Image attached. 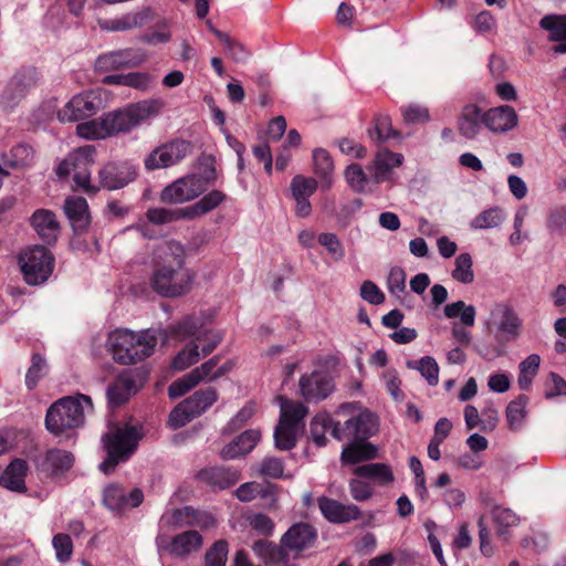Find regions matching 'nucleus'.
Instances as JSON below:
<instances>
[{
	"label": "nucleus",
	"instance_id": "obj_1",
	"mask_svg": "<svg viewBox=\"0 0 566 566\" xmlns=\"http://www.w3.org/2000/svg\"><path fill=\"white\" fill-rule=\"evenodd\" d=\"M150 276V286L164 297H178L191 290L195 272L185 266V249L177 241L166 242Z\"/></svg>",
	"mask_w": 566,
	"mask_h": 566
},
{
	"label": "nucleus",
	"instance_id": "obj_2",
	"mask_svg": "<svg viewBox=\"0 0 566 566\" xmlns=\"http://www.w3.org/2000/svg\"><path fill=\"white\" fill-rule=\"evenodd\" d=\"M317 530L306 522H297L289 527L282 535L280 544L264 539L253 544V551L262 557L265 563L287 566L291 559L297 558L301 554L315 545Z\"/></svg>",
	"mask_w": 566,
	"mask_h": 566
},
{
	"label": "nucleus",
	"instance_id": "obj_3",
	"mask_svg": "<svg viewBox=\"0 0 566 566\" xmlns=\"http://www.w3.org/2000/svg\"><path fill=\"white\" fill-rule=\"evenodd\" d=\"M157 343V333L153 329H145L140 333L116 329L109 334L107 339L113 359L120 365H134L150 357Z\"/></svg>",
	"mask_w": 566,
	"mask_h": 566
},
{
	"label": "nucleus",
	"instance_id": "obj_4",
	"mask_svg": "<svg viewBox=\"0 0 566 566\" xmlns=\"http://www.w3.org/2000/svg\"><path fill=\"white\" fill-rule=\"evenodd\" d=\"M84 405L88 410L93 409L91 397L84 394L63 397L52 403L45 415L46 430L56 437H70L75 429L84 424Z\"/></svg>",
	"mask_w": 566,
	"mask_h": 566
},
{
	"label": "nucleus",
	"instance_id": "obj_5",
	"mask_svg": "<svg viewBox=\"0 0 566 566\" xmlns=\"http://www.w3.org/2000/svg\"><path fill=\"white\" fill-rule=\"evenodd\" d=\"M143 433L132 424L114 426L103 436L106 458L99 464V470L109 474L119 463L126 462L135 453Z\"/></svg>",
	"mask_w": 566,
	"mask_h": 566
},
{
	"label": "nucleus",
	"instance_id": "obj_6",
	"mask_svg": "<svg viewBox=\"0 0 566 566\" xmlns=\"http://www.w3.org/2000/svg\"><path fill=\"white\" fill-rule=\"evenodd\" d=\"M202 174H190L178 178L166 186L160 193V201L164 203H184L203 195L209 186L218 179L216 160L212 156L207 157Z\"/></svg>",
	"mask_w": 566,
	"mask_h": 566
},
{
	"label": "nucleus",
	"instance_id": "obj_7",
	"mask_svg": "<svg viewBox=\"0 0 566 566\" xmlns=\"http://www.w3.org/2000/svg\"><path fill=\"white\" fill-rule=\"evenodd\" d=\"M163 107L160 99H145L104 114L109 136L130 132L140 123L157 116Z\"/></svg>",
	"mask_w": 566,
	"mask_h": 566
},
{
	"label": "nucleus",
	"instance_id": "obj_8",
	"mask_svg": "<svg viewBox=\"0 0 566 566\" xmlns=\"http://www.w3.org/2000/svg\"><path fill=\"white\" fill-rule=\"evenodd\" d=\"M21 271L29 285L44 283L53 272L54 256L43 245L30 248L20 258Z\"/></svg>",
	"mask_w": 566,
	"mask_h": 566
},
{
	"label": "nucleus",
	"instance_id": "obj_9",
	"mask_svg": "<svg viewBox=\"0 0 566 566\" xmlns=\"http://www.w3.org/2000/svg\"><path fill=\"white\" fill-rule=\"evenodd\" d=\"M192 151V144L185 139L176 138L156 147L144 160L148 171L168 168L179 164Z\"/></svg>",
	"mask_w": 566,
	"mask_h": 566
},
{
	"label": "nucleus",
	"instance_id": "obj_10",
	"mask_svg": "<svg viewBox=\"0 0 566 566\" xmlns=\"http://www.w3.org/2000/svg\"><path fill=\"white\" fill-rule=\"evenodd\" d=\"M378 431V417L365 409L349 418L344 426L337 423L333 427L332 437L337 440L352 439L366 441Z\"/></svg>",
	"mask_w": 566,
	"mask_h": 566
},
{
	"label": "nucleus",
	"instance_id": "obj_11",
	"mask_svg": "<svg viewBox=\"0 0 566 566\" xmlns=\"http://www.w3.org/2000/svg\"><path fill=\"white\" fill-rule=\"evenodd\" d=\"M146 59V53L140 49L117 50L99 55L95 60L94 67L98 73H107L139 66Z\"/></svg>",
	"mask_w": 566,
	"mask_h": 566
},
{
	"label": "nucleus",
	"instance_id": "obj_12",
	"mask_svg": "<svg viewBox=\"0 0 566 566\" xmlns=\"http://www.w3.org/2000/svg\"><path fill=\"white\" fill-rule=\"evenodd\" d=\"M137 168L128 161H109L98 171L99 185L107 190H118L133 182Z\"/></svg>",
	"mask_w": 566,
	"mask_h": 566
},
{
	"label": "nucleus",
	"instance_id": "obj_13",
	"mask_svg": "<svg viewBox=\"0 0 566 566\" xmlns=\"http://www.w3.org/2000/svg\"><path fill=\"white\" fill-rule=\"evenodd\" d=\"M300 391L308 402H317L326 399L334 390V379L325 370H314L300 378Z\"/></svg>",
	"mask_w": 566,
	"mask_h": 566
},
{
	"label": "nucleus",
	"instance_id": "obj_14",
	"mask_svg": "<svg viewBox=\"0 0 566 566\" xmlns=\"http://www.w3.org/2000/svg\"><path fill=\"white\" fill-rule=\"evenodd\" d=\"M101 103V98L93 93L76 95L59 111L57 118L62 123L82 120L94 115Z\"/></svg>",
	"mask_w": 566,
	"mask_h": 566
},
{
	"label": "nucleus",
	"instance_id": "obj_15",
	"mask_svg": "<svg viewBox=\"0 0 566 566\" xmlns=\"http://www.w3.org/2000/svg\"><path fill=\"white\" fill-rule=\"evenodd\" d=\"M36 83L38 73L34 67L20 70L11 77L2 93L3 104L8 107L17 105Z\"/></svg>",
	"mask_w": 566,
	"mask_h": 566
},
{
	"label": "nucleus",
	"instance_id": "obj_16",
	"mask_svg": "<svg viewBox=\"0 0 566 566\" xmlns=\"http://www.w3.org/2000/svg\"><path fill=\"white\" fill-rule=\"evenodd\" d=\"M318 509L323 516L331 523L343 524L356 521L360 517V509L355 504H343L336 500L321 496L317 500Z\"/></svg>",
	"mask_w": 566,
	"mask_h": 566
},
{
	"label": "nucleus",
	"instance_id": "obj_17",
	"mask_svg": "<svg viewBox=\"0 0 566 566\" xmlns=\"http://www.w3.org/2000/svg\"><path fill=\"white\" fill-rule=\"evenodd\" d=\"M29 221L32 229L45 244H55L60 233V222L52 210L36 209L31 214Z\"/></svg>",
	"mask_w": 566,
	"mask_h": 566
},
{
	"label": "nucleus",
	"instance_id": "obj_18",
	"mask_svg": "<svg viewBox=\"0 0 566 566\" xmlns=\"http://www.w3.org/2000/svg\"><path fill=\"white\" fill-rule=\"evenodd\" d=\"M485 112L476 104H467L462 107L458 119L457 128L465 139H474L485 127Z\"/></svg>",
	"mask_w": 566,
	"mask_h": 566
},
{
	"label": "nucleus",
	"instance_id": "obj_19",
	"mask_svg": "<svg viewBox=\"0 0 566 566\" xmlns=\"http://www.w3.org/2000/svg\"><path fill=\"white\" fill-rule=\"evenodd\" d=\"M137 390L138 388L135 379L127 374H120L108 385L106 389L108 407L115 409L123 406L137 392Z\"/></svg>",
	"mask_w": 566,
	"mask_h": 566
},
{
	"label": "nucleus",
	"instance_id": "obj_20",
	"mask_svg": "<svg viewBox=\"0 0 566 566\" xmlns=\"http://www.w3.org/2000/svg\"><path fill=\"white\" fill-rule=\"evenodd\" d=\"M485 127L493 133H506L517 126L518 116L510 105L492 107L485 112Z\"/></svg>",
	"mask_w": 566,
	"mask_h": 566
},
{
	"label": "nucleus",
	"instance_id": "obj_21",
	"mask_svg": "<svg viewBox=\"0 0 566 566\" xmlns=\"http://www.w3.org/2000/svg\"><path fill=\"white\" fill-rule=\"evenodd\" d=\"M163 520H165L168 526L174 528L193 525L208 526L212 522V517L209 514L195 510L191 506L175 509L170 513L165 514Z\"/></svg>",
	"mask_w": 566,
	"mask_h": 566
},
{
	"label": "nucleus",
	"instance_id": "obj_22",
	"mask_svg": "<svg viewBox=\"0 0 566 566\" xmlns=\"http://www.w3.org/2000/svg\"><path fill=\"white\" fill-rule=\"evenodd\" d=\"M227 193L219 189H212L205 193L198 201L186 208H180L179 213L186 219H196L208 214L227 200Z\"/></svg>",
	"mask_w": 566,
	"mask_h": 566
},
{
	"label": "nucleus",
	"instance_id": "obj_23",
	"mask_svg": "<svg viewBox=\"0 0 566 566\" xmlns=\"http://www.w3.org/2000/svg\"><path fill=\"white\" fill-rule=\"evenodd\" d=\"M198 479L213 489L226 490L240 480V471L226 467H210L200 470Z\"/></svg>",
	"mask_w": 566,
	"mask_h": 566
},
{
	"label": "nucleus",
	"instance_id": "obj_24",
	"mask_svg": "<svg viewBox=\"0 0 566 566\" xmlns=\"http://www.w3.org/2000/svg\"><path fill=\"white\" fill-rule=\"evenodd\" d=\"M64 211L75 234L86 231L90 223L87 201L82 197H70L65 200Z\"/></svg>",
	"mask_w": 566,
	"mask_h": 566
},
{
	"label": "nucleus",
	"instance_id": "obj_25",
	"mask_svg": "<svg viewBox=\"0 0 566 566\" xmlns=\"http://www.w3.org/2000/svg\"><path fill=\"white\" fill-rule=\"evenodd\" d=\"M202 536L198 531L190 530L177 534L170 541V543L166 546V549L169 554L176 557H187L192 552L198 551L202 545Z\"/></svg>",
	"mask_w": 566,
	"mask_h": 566
},
{
	"label": "nucleus",
	"instance_id": "obj_26",
	"mask_svg": "<svg viewBox=\"0 0 566 566\" xmlns=\"http://www.w3.org/2000/svg\"><path fill=\"white\" fill-rule=\"evenodd\" d=\"M260 438L261 432L259 430H245L232 442L223 447L221 450V457L226 460H229L245 455L254 449Z\"/></svg>",
	"mask_w": 566,
	"mask_h": 566
},
{
	"label": "nucleus",
	"instance_id": "obj_27",
	"mask_svg": "<svg viewBox=\"0 0 566 566\" xmlns=\"http://www.w3.org/2000/svg\"><path fill=\"white\" fill-rule=\"evenodd\" d=\"M27 472V462L22 459H14L1 474L0 485L10 491L23 493L27 490L24 481Z\"/></svg>",
	"mask_w": 566,
	"mask_h": 566
},
{
	"label": "nucleus",
	"instance_id": "obj_28",
	"mask_svg": "<svg viewBox=\"0 0 566 566\" xmlns=\"http://www.w3.org/2000/svg\"><path fill=\"white\" fill-rule=\"evenodd\" d=\"M95 149L92 146L81 147V159L83 163H78L73 170V180L77 187L82 188L86 193H96L98 187L91 185V171L90 165L94 163Z\"/></svg>",
	"mask_w": 566,
	"mask_h": 566
},
{
	"label": "nucleus",
	"instance_id": "obj_29",
	"mask_svg": "<svg viewBox=\"0 0 566 566\" xmlns=\"http://www.w3.org/2000/svg\"><path fill=\"white\" fill-rule=\"evenodd\" d=\"M74 460L70 451L53 448L46 451L43 467L52 476H60L73 467Z\"/></svg>",
	"mask_w": 566,
	"mask_h": 566
},
{
	"label": "nucleus",
	"instance_id": "obj_30",
	"mask_svg": "<svg viewBox=\"0 0 566 566\" xmlns=\"http://www.w3.org/2000/svg\"><path fill=\"white\" fill-rule=\"evenodd\" d=\"M377 457V448L370 442L353 440L342 451L344 464H356L363 461L373 460Z\"/></svg>",
	"mask_w": 566,
	"mask_h": 566
},
{
	"label": "nucleus",
	"instance_id": "obj_31",
	"mask_svg": "<svg viewBox=\"0 0 566 566\" xmlns=\"http://www.w3.org/2000/svg\"><path fill=\"white\" fill-rule=\"evenodd\" d=\"M403 156L390 150L379 151L374 160V180L380 184L388 179L394 168L402 165Z\"/></svg>",
	"mask_w": 566,
	"mask_h": 566
},
{
	"label": "nucleus",
	"instance_id": "obj_32",
	"mask_svg": "<svg viewBox=\"0 0 566 566\" xmlns=\"http://www.w3.org/2000/svg\"><path fill=\"white\" fill-rule=\"evenodd\" d=\"M218 399V392L213 387H207L195 391L182 403L190 411V416L199 417L206 412Z\"/></svg>",
	"mask_w": 566,
	"mask_h": 566
},
{
	"label": "nucleus",
	"instance_id": "obj_33",
	"mask_svg": "<svg viewBox=\"0 0 566 566\" xmlns=\"http://www.w3.org/2000/svg\"><path fill=\"white\" fill-rule=\"evenodd\" d=\"M491 516L496 535L504 541H507L510 536V528L516 526L520 522L518 516L511 509L497 505L491 510Z\"/></svg>",
	"mask_w": 566,
	"mask_h": 566
},
{
	"label": "nucleus",
	"instance_id": "obj_34",
	"mask_svg": "<svg viewBox=\"0 0 566 566\" xmlns=\"http://www.w3.org/2000/svg\"><path fill=\"white\" fill-rule=\"evenodd\" d=\"M354 473L360 478H369L381 485H388L394 481L391 468L386 463H369L357 467Z\"/></svg>",
	"mask_w": 566,
	"mask_h": 566
},
{
	"label": "nucleus",
	"instance_id": "obj_35",
	"mask_svg": "<svg viewBox=\"0 0 566 566\" xmlns=\"http://www.w3.org/2000/svg\"><path fill=\"white\" fill-rule=\"evenodd\" d=\"M368 134L373 140L379 143L400 137V132L392 128L391 119L386 114H378L374 118V128L369 129Z\"/></svg>",
	"mask_w": 566,
	"mask_h": 566
},
{
	"label": "nucleus",
	"instance_id": "obj_36",
	"mask_svg": "<svg viewBox=\"0 0 566 566\" xmlns=\"http://www.w3.org/2000/svg\"><path fill=\"white\" fill-rule=\"evenodd\" d=\"M338 422H334L333 418L326 413H317L310 424V431L313 441L317 447H324L327 442L325 437L327 430H333V427Z\"/></svg>",
	"mask_w": 566,
	"mask_h": 566
},
{
	"label": "nucleus",
	"instance_id": "obj_37",
	"mask_svg": "<svg viewBox=\"0 0 566 566\" xmlns=\"http://www.w3.org/2000/svg\"><path fill=\"white\" fill-rule=\"evenodd\" d=\"M539 27L549 32V41H566V15H545L541 19Z\"/></svg>",
	"mask_w": 566,
	"mask_h": 566
},
{
	"label": "nucleus",
	"instance_id": "obj_38",
	"mask_svg": "<svg viewBox=\"0 0 566 566\" xmlns=\"http://www.w3.org/2000/svg\"><path fill=\"white\" fill-rule=\"evenodd\" d=\"M407 367L417 369L426 378L428 385L437 386L439 382V365L431 356H424L419 360H409Z\"/></svg>",
	"mask_w": 566,
	"mask_h": 566
},
{
	"label": "nucleus",
	"instance_id": "obj_39",
	"mask_svg": "<svg viewBox=\"0 0 566 566\" xmlns=\"http://www.w3.org/2000/svg\"><path fill=\"white\" fill-rule=\"evenodd\" d=\"M539 364L541 357L536 354L530 355L520 364L517 382L522 390H530L533 378L539 369Z\"/></svg>",
	"mask_w": 566,
	"mask_h": 566
},
{
	"label": "nucleus",
	"instance_id": "obj_40",
	"mask_svg": "<svg viewBox=\"0 0 566 566\" xmlns=\"http://www.w3.org/2000/svg\"><path fill=\"white\" fill-rule=\"evenodd\" d=\"M505 219L502 209L495 207L483 210L470 222V227L475 230L491 229L500 226Z\"/></svg>",
	"mask_w": 566,
	"mask_h": 566
},
{
	"label": "nucleus",
	"instance_id": "obj_41",
	"mask_svg": "<svg viewBox=\"0 0 566 566\" xmlns=\"http://www.w3.org/2000/svg\"><path fill=\"white\" fill-rule=\"evenodd\" d=\"M78 136L85 139H102L109 137L104 115L99 118L80 123L76 127Z\"/></svg>",
	"mask_w": 566,
	"mask_h": 566
},
{
	"label": "nucleus",
	"instance_id": "obj_42",
	"mask_svg": "<svg viewBox=\"0 0 566 566\" xmlns=\"http://www.w3.org/2000/svg\"><path fill=\"white\" fill-rule=\"evenodd\" d=\"M32 148L24 144L13 146L8 154L2 155V167L17 168L25 166L32 159Z\"/></svg>",
	"mask_w": 566,
	"mask_h": 566
},
{
	"label": "nucleus",
	"instance_id": "obj_43",
	"mask_svg": "<svg viewBox=\"0 0 566 566\" xmlns=\"http://www.w3.org/2000/svg\"><path fill=\"white\" fill-rule=\"evenodd\" d=\"M475 308L473 305H467L463 301H457L447 304L444 307V315L448 318H455L460 316V321L464 326H473L475 322Z\"/></svg>",
	"mask_w": 566,
	"mask_h": 566
},
{
	"label": "nucleus",
	"instance_id": "obj_44",
	"mask_svg": "<svg viewBox=\"0 0 566 566\" xmlns=\"http://www.w3.org/2000/svg\"><path fill=\"white\" fill-rule=\"evenodd\" d=\"M202 323L200 318L189 315L179 321L176 325L170 327V333L177 338H187L197 335L202 331Z\"/></svg>",
	"mask_w": 566,
	"mask_h": 566
},
{
	"label": "nucleus",
	"instance_id": "obj_45",
	"mask_svg": "<svg viewBox=\"0 0 566 566\" xmlns=\"http://www.w3.org/2000/svg\"><path fill=\"white\" fill-rule=\"evenodd\" d=\"M199 346L191 342L174 357L171 368L177 371H182L196 364L199 360Z\"/></svg>",
	"mask_w": 566,
	"mask_h": 566
},
{
	"label": "nucleus",
	"instance_id": "obj_46",
	"mask_svg": "<svg viewBox=\"0 0 566 566\" xmlns=\"http://www.w3.org/2000/svg\"><path fill=\"white\" fill-rule=\"evenodd\" d=\"M213 34L223 43L227 53L233 61L245 62L248 60L250 52L241 42L235 41L220 30H213Z\"/></svg>",
	"mask_w": 566,
	"mask_h": 566
},
{
	"label": "nucleus",
	"instance_id": "obj_47",
	"mask_svg": "<svg viewBox=\"0 0 566 566\" xmlns=\"http://www.w3.org/2000/svg\"><path fill=\"white\" fill-rule=\"evenodd\" d=\"M454 269L451 273L452 277L463 284H470L474 281V273L472 270V258L469 253H461L457 256Z\"/></svg>",
	"mask_w": 566,
	"mask_h": 566
},
{
	"label": "nucleus",
	"instance_id": "obj_48",
	"mask_svg": "<svg viewBox=\"0 0 566 566\" xmlns=\"http://www.w3.org/2000/svg\"><path fill=\"white\" fill-rule=\"evenodd\" d=\"M314 171L315 174L331 184V176L334 170V163L327 150L316 148L313 151Z\"/></svg>",
	"mask_w": 566,
	"mask_h": 566
},
{
	"label": "nucleus",
	"instance_id": "obj_49",
	"mask_svg": "<svg viewBox=\"0 0 566 566\" xmlns=\"http://www.w3.org/2000/svg\"><path fill=\"white\" fill-rule=\"evenodd\" d=\"M126 493L124 489L116 484H109L104 489L103 492V504L116 512L125 511L126 505Z\"/></svg>",
	"mask_w": 566,
	"mask_h": 566
},
{
	"label": "nucleus",
	"instance_id": "obj_50",
	"mask_svg": "<svg viewBox=\"0 0 566 566\" xmlns=\"http://www.w3.org/2000/svg\"><path fill=\"white\" fill-rule=\"evenodd\" d=\"M296 428L279 422L274 430L275 447L283 451L293 449L296 446Z\"/></svg>",
	"mask_w": 566,
	"mask_h": 566
},
{
	"label": "nucleus",
	"instance_id": "obj_51",
	"mask_svg": "<svg viewBox=\"0 0 566 566\" xmlns=\"http://www.w3.org/2000/svg\"><path fill=\"white\" fill-rule=\"evenodd\" d=\"M528 398L525 395L517 396L506 407V419L511 429H516L521 426L525 417V407Z\"/></svg>",
	"mask_w": 566,
	"mask_h": 566
},
{
	"label": "nucleus",
	"instance_id": "obj_52",
	"mask_svg": "<svg viewBox=\"0 0 566 566\" xmlns=\"http://www.w3.org/2000/svg\"><path fill=\"white\" fill-rule=\"evenodd\" d=\"M46 361L44 357L34 353L31 357V366L29 367L25 375V385L29 389L36 387L39 380L46 374Z\"/></svg>",
	"mask_w": 566,
	"mask_h": 566
},
{
	"label": "nucleus",
	"instance_id": "obj_53",
	"mask_svg": "<svg viewBox=\"0 0 566 566\" xmlns=\"http://www.w3.org/2000/svg\"><path fill=\"white\" fill-rule=\"evenodd\" d=\"M307 413V407L302 402H289L282 407L280 422L298 428V423Z\"/></svg>",
	"mask_w": 566,
	"mask_h": 566
},
{
	"label": "nucleus",
	"instance_id": "obj_54",
	"mask_svg": "<svg viewBox=\"0 0 566 566\" xmlns=\"http://www.w3.org/2000/svg\"><path fill=\"white\" fill-rule=\"evenodd\" d=\"M229 545L224 539L217 541L205 555V566H226Z\"/></svg>",
	"mask_w": 566,
	"mask_h": 566
},
{
	"label": "nucleus",
	"instance_id": "obj_55",
	"mask_svg": "<svg viewBox=\"0 0 566 566\" xmlns=\"http://www.w3.org/2000/svg\"><path fill=\"white\" fill-rule=\"evenodd\" d=\"M316 189L317 181L311 177L297 175L291 181V192L293 198H310Z\"/></svg>",
	"mask_w": 566,
	"mask_h": 566
},
{
	"label": "nucleus",
	"instance_id": "obj_56",
	"mask_svg": "<svg viewBox=\"0 0 566 566\" xmlns=\"http://www.w3.org/2000/svg\"><path fill=\"white\" fill-rule=\"evenodd\" d=\"M345 178L355 192H363L368 184L367 175L359 164H350L345 170Z\"/></svg>",
	"mask_w": 566,
	"mask_h": 566
},
{
	"label": "nucleus",
	"instance_id": "obj_57",
	"mask_svg": "<svg viewBox=\"0 0 566 566\" xmlns=\"http://www.w3.org/2000/svg\"><path fill=\"white\" fill-rule=\"evenodd\" d=\"M199 384L196 373H188L182 378L175 380L168 387V396L171 399H177L186 395L190 389Z\"/></svg>",
	"mask_w": 566,
	"mask_h": 566
},
{
	"label": "nucleus",
	"instance_id": "obj_58",
	"mask_svg": "<svg viewBox=\"0 0 566 566\" xmlns=\"http://www.w3.org/2000/svg\"><path fill=\"white\" fill-rule=\"evenodd\" d=\"M149 18V9H146L142 12L135 13L133 15H126L120 19L113 20L109 27L112 31H126L136 27H140L144 22Z\"/></svg>",
	"mask_w": 566,
	"mask_h": 566
},
{
	"label": "nucleus",
	"instance_id": "obj_59",
	"mask_svg": "<svg viewBox=\"0 0 566 566\" xmlns=\"http://www.w3.org/2000/svg\"><path fill=\"white\" fill-rule=\"evenodd\" d=\"M53 548L55 549L56 559L60 563H67L73 554V542L67 534L59 533L53 536Z\"/></svg>",
	"mask_w": 566,
	"mask_h": 566
},
{
	"label": "nucleus",
	"instance_id": "obj_60",
	"mask_svg": "<svg viewBox=\"0 0 566 566\" xmlns=\"http://www.w3.org/2000/svg\"><path fill=\"white\" fill-rule=\"evenodd\" d=\"M283 471V461L275 457H266L258 464V472L264 478L281 479Z\"/></svg>",
	"mask_w": 566,
	"mask_h": 566
},
{
	"label": "nucleus",
	"instance_id": "obj_61",
	"mask_svg": "<svg viewBox=\"0 0 566 566\" xmlns=\"http://www.w3.org/2000/svg\"><path fill=\"white\" fill-rule=\"evenodd\" d=\"M387 287L389 292L400 297L406 291V272L400 266L390 269L387 277Z\"/></svg>",
	"mask_w": 566,
	"mask_h": 566
},
{
	"label": "nucleus",
	"instance_id": "obj_62",
	"mask_svg": "<svg viewBox=\"0 0 566 566\" xmlns=\"http://www.w3.org/2000/svg\"><path fill=\"white\" fill-rule=\"evenodd\" d=\"M546 227L552 233H566V207L552 209L546 219Z\"/></svg>",
	"mask_w": 566,
	"mask_h": 566
},
{
	"label": "nucleus",
	"instance_id": "obj_63",
	"mask_svg": "<svg viewBox=\"0 0 566 566\" xmlns=\"http://www.w3.org/2000/svg\"><path fill=\"white\" fill-rule=\"evenodd\" d=\"M318 243L326 248L335 261H339L345 256V249L336 234L325 232L318 235Z\"/></svg>",
	"mask_w": 566,
	"mask_h": 566
},
{
	"label": "nucleus",
	"instance_id": "obj_64",
	"mask_svg": "<svg viewBox=\"0 0 566 566\" xmlns=\"http://www.w3.org/2000/svg\"><path fill=\"white\" fill-rule=\"evenodd\" d=\"M222 338L223 336L219 331L202 329L197 335L196 340L203 343L201 352L203 356H208L221 343Z\"/></svg>",
	"mask_w": 566,
	"mask_h": 566
}]
</instances>
